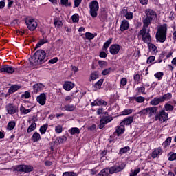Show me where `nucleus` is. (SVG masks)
Returning a JSON list of instances; mask_svg holds the SVG:
<instances>
[{"instance_id":"c756f323","label":"nucleus","mask_w":176,"mask_h":176,"mask_svg":"<svg viewBox=\"0 0 176 176\" xmlns=\"http://www.w3.org/2000/svg\"><path fill=\"white\" fill-rule=\"evenodd\" d=\"M19 89H20V86H19L17 85H12L10 87L9 92L10 93H16V91H17V90H19Z\"/></svg>"},{"instance_id":"aec40b11","label":"nucleus","mask_w":176,"mask_h":176,"mask_svg":"<svg viewBox=\"0 0 176 176\" xmlns=\"http://www.w3.org/2000/svg\"><path fill=\"white\" fill-rule=\"evenodd\" d=\"M160 102H163V100L162 99V96L160 97H155L154 98L151 102L150 104L153 106L159 105Z\"/></svg>"},{"instance_id":"473e14b6","label":"nucleus","mask_w":176,"mask_h":176,"mask_svg":"<svg viewBox=\"0 0 176 176\" xmlns=\"http://www.w3.org/2000/svg\"><path fill=\"white\" fill-rule=\"evenodd\" d=\"M141 171V169L140 168H137L134 170H131L130 175L129 176H137L138 175V173Z\"/></svg>"},{"instance_id":"f3484780","label":"nucleus","mask_w":176,"mask_h":176,"mask_svg":"<svg viewBox=\"0 0 176 176\" xmlns=\"http://www.w3.org/2000/svg\"><path fill=\"white\" fill-rule=\"evenodd\" d=\"M129 26L130 24L129 23V21L127 20H123L121 23L120 30V31H126V30H129Z\"/></svg>"},{"instance_id":"c03bdc74","label":"nucleus","mask_w":176,"mask_h":176,"mask_svg":"<svg viewBox=\"0 0 176 176\" xmlns=\"http://www.w3.org/2000/svg\"><path fill=\"white\" fill-rule=\"evenodd\" d=\"M55 133H56V134H60L63 133V126L57 125L56 126H55Z\"/></svg>"},{"instance_id":"680f3d73","label":"nucleus","mask_w":176,"mask_h":176,"mask_svg":"<svg viewBox=\"0 0 176 176\" xmlns=\"http://www.w3.org/2000/svg\"><path fill=\"white\" fill-rule=\"evenodd\" d=\"M125 17L127 20H131L133 19V12H127L125 14Z\"/></svg>"},{"instance_id":"e433bc0d","label":"nucleus","mask_w":176,"mask_h":176,"mask_svg":"<svg viewBox=\"0 0 176 176\" xmlns=\"http://www.w3.org/2000/svg\"><path fill=\"white\" fill-rule=\"evenodd\" d=\"M56 141H58V144H63V142H65V141H67V137H65V135L60 136L56 138Z\"/></svg>"},{"instance_id":"f257e3e1","label":"nucleus","mask_w":176,"mask_h":176,"mask_svg":"<svg viewBox=\"0 0 176 176\" xmlns=\"http://www.w3.org/2000/svg\"><path fill=\"white\" fill-rule=\"evenodd\" d=\"M29 60L33 67H38L46 62V52L43 50H38Z\"/></svg>"},{"instance_id":"6e6552de","label":"nucleus","mask_w":176,"mask_h":176,"mask_svg":"<svg viewBox=\"0 0 176 176\" xmlns=\"http://www.w3.org/2000/svg\"><path fill=\"white\" fill-rule=\"evenodd\" d=\"M25 23L30 31H34V30H36V27H38V22L34 19L28 18L25 20Z\"/></svg>"},{"instance_id":"774afa93","label":"nucleus","mask_w":176,"mask_h":176,"mask_svg":"<svg viewBox=\"0 0 176 176\" xmlns=\"http://www.w3.org/2000/svg\"><path fill=\"white\" fill-rule=\"evenodd\" d=\"M81 3H82V0H74V6L76 8H78Z\"/></svg>"},{"instance_id":"c85d7f7f","label":"nucleus","mask_w":176,"mask_h":176,"mask_svg":"<svg viewBox=\"0 0 176 176\" xmlns=\"http://www.w3.org/2000/svg\"><path fill=\"white\" fill-rule=\"evenodd\" d=\"M69 131H70V134L72 135H74L75 134H80V129H79V128L78 127H74V128H72Z\"/></svg>"},{"instance_id":"4c0bfd02","label":"nucleus","mask_w":176,"mask_h":176,"mask_svg":"<svg viewBox=\"0 0 176 176\" xmlns=\"http://www.w3.org/2000/svg\"><path fill=\"white\" fill-rule=\"evenodd\" d=\"M138 113L140 116H146L148 113V107L140 111Z\"/></svg>"},{"instance_id":"0eeeda50","label":"nucleus","mask_w":176,"mask_h":176,"mask_svg":"<svg viewBox=\"0 0 176 176\" xmlns=\"http://www.w3.org/2000/svg\"><path fill=\"white\" fill-rule=\"evenodd\" d=\"M155 120L164 123V122L168 120V113L166 112V110H160L159 113L156 114Z\"/></svg>"},{"instance_id":"cd10ccee","label":"nucleus","mask_w":176,"mask_h":176,"mask_svg":"<svg viewBox=\"0 0 176 176\" xmlns=\"http://www.w3.org/2000/svg\"><path fill=\"white\" fill-rule=\"evenodd\" d=\"M49 127V125L47 124H45L43 126H41L39 129V131L41 134H46V131H47V129Z\"/></svg>"},{"instance_id":"412c9836","label":"nucleus","mask_w":176,"mask_h":176,"mask_svg":"<svg viewBox=\"0 0 176 176\" xmlns=\"http://www.w3.org/2000/svg\"><path fill=\"white\" fill-rule=\"evenodd\" d=\"M174 107H175V103L174 105H171V103L168 102L164 104V108L166 112H173L174 111Z\"/></svg>"},{"instance_id":"a878e982","label":"nucleus","mask_w":176,"mask_h":176,"mask_svg":"<svg viewBox=\"0 0 176 176\" xmlns=\"http://www.w3.org/2000/svg\"><path fill=\"white\" fill-rule=\"evenodd\" d=\"M121 123H122V125L124 126V124L126 126H129V124H131L133 123V117H129L125 118L122 122H121Z\"/></svg>"},{"instance_id":"8fccbe9b","label":"nucleus","mask_w":176,"mask_h":176,"mask_svg":"<svg viewBox=\"0 0 176 176\" xmlns=\"http://www.w3.org/2000/svg\"><path fill=\"white\" fill-rule=\"evenodd\" d=\"M111 67L104 69L102 71V75H103V76H106V75H109V74H111Z\"/></svg>"},{"instance_id":"6e6d98bb","label":"nucleus","mask_w":176,"mask_h":176,"mask_svg":"<svg viewBox=\"0 0 176 176\" xmlns=\"http://www.w3.org/2000/svg\"><path fill=\"white\" fill-rule=\"evenodd\" d=\"M63 176H78V174L75 172H65Z\"/></svg>"},{"instance_id":"dca6fc26","label":"nucleus","mask_w":176,"mask_h":176,"mask_svg":"<svg viewBox=\"0 0 176 176\" xmlns=\"http://www.w3.org/2000/svg\"><path fill=\"white\" fill-rule=\"evenodd\" d=\"M75 85L72 82L67 81L63 85V89L67 90V91H69V90H72Z\"/></svg>"},{"instance_id":"13d9d810","label":"nucleus","mask_w":176,"mask_h":176,"mask_svg":"<svg viewBox=\"0 0 176 176\" xmlns=\"http://www.w3.org/2000/svg\"><path fill=\"white\" fill-rule=\"evenodd\" d=\"M72 19L73 23H78V21H79V15L78 14H74L72 16Z\"/></svg>"},{"instance_id":"338daca9","label":"nucleus","mask_w":176,"mask_h":176,"mask_svg":"<svg viewBox=\"0 0 176 176\" xmlns=\"http://www.w3.org/2000/svg\"><path fill=\"white\" fill-rule=\"evenodd\" d=\"M155 61V56H150L147 59V64H151V63H153Z\"/></svg>"},{"instance_id":"a19ab883","label":"nucleus","mask_w":176,"mask_h":176,"mask_svg":"<svg viewBox=\"0 0 176 176\" xmlns=\"http://www.w3.org/2000/svg\"><path fill=\"white\" fill-rule=\"evenodd\" d=\"M14 127H16V122H14V121H11L8 124V130H13Z\"/></svg>"},{"instance_id":"bf43d9fd","label":"nucleus","mask_w":176,"mask_h":176,"mask_svg":"<svg viewBox=\"0 0 176 176\" xmlns=\"http://www.w3.org/2000/svg\"><path fill=\"white\" fill-rule=\"evenodd\" d=\"M31 97V94L28 91H26L23 94L21 95V98H30Z\"/></svg>"},{"instance_id":"7ed1b4c3","label":"nucleus","mask_w":176,"mask_h":176,"mask_svg":"<svg viewBox=\"0 0 176 176\" xmlns=\"http://www.w3.org/2000/svg\"><path fill=\"white\" fill-rule=\"evenodd\" d=\"M144 13L146 16L142 19L143 25L149 27V25L152 24V21H153V20L157 17V14H156V12L152 9H146L144 11Z\"/></svg>"},{"instance_id":"2f4dec72","label":"nucleus","mask_w":176,"mask_h":176,"mask_svg":"<svg viewBox=\"0 0 176 176\" xmlns=\"http://www.w3.org/2000/svg\"><path fill=\"white\" fill-rule=\"evenodd\" d=\"M102 83H104V79H100L98 82L94 85L95 89H101V86H102Z\"/></svg>"},{"instance_id":"69168bd1","label":"nucleus","mask_w":176,"mask_h":176,"mask_svg":"<svg viewBox=\"0 0 176 176\" xmlns=\"http://www.w3.org/2000/svg\"><path fill=\"white\" fill-rule=\"evenodd\" d=\"M61 4L65 5V6H70L71 3L68 2V0H60Z\"/></svg>"},{"instance_id":"423d86ee","label":"nucleus","mask_w":176,"mask_h":176,"mask_svg":"<svg viewBox=\"0 0 176 176\" xmlns=\"http://www.w3.org/2000/svg\"><path fill=\"white\" fill-rule=\"evenodd\" d=\"M89 14L91 17H97L98 16V10L100 9V5L96 0L92 1L89 3Z\"/></svg>"},{"instance_id":"c9c22d12","label":"nucleus","mask_w":176,"mask_h":176,"mask_svg":"<svg viewBox=\"0 0 176 176\" xmlns=\"http://www.w3.org/2000/svg\"><path fill=\"white\" fill-rule=\"evenodd\" d=\"M134 100L136 101V102L142 104V102H144L145 101V98L144 96H138L135 97Z\"/></svg>"},{"instance_id":"e2e57ef3","label":"nucleus","mask_w":176,"mask_h":176,"mask_svg":"<svg viewBox=\"0 0 176 176\" xmlns=\"http://www.w3.org/2000/svg\"><path fill=\"white\" fill-rule=\"evenodd\" d=\"M120 85H122V86H126V85H127V78H122L120 80Z\"/></svg>"},{"instance_id":"7c9ffc66","label":"nucleus","mask_w":176,"mask_h":176,"mask_svg":"<svg viewBox=\"0 0 176 176\" xmlns=\"http://www.w3.org/2000/svg\"><path fill=\"white\" fill-rule=\"evenodd\" d=\"M48 42H49V41H47V39H46V38L41 39L36 45V48L41 47V46H43V45H45V43H47Z\"/></svg>"},{"instance_id":"09e8293b","label":"nucleus","mask_w":176,"mask_h":176,"mask_svg":"<svg viewBox=\"0 0 176 176\" xmlns=\"http://www.w3.org/2000/svg\"><path fill=\"white\" fill-rule=\"evenodd\" d=\"M130 151V148L129 146H125L120 150V153L123 155V153H127Z\"/></svg>"},{"instance_id":"9b49d317","label":"nucleus","mask_w":176,"mask_h":176,"mask_svg":"<svg viewBox=\"0 0 176 176\" xmlns=\"http://www.w3.org/2000/svg\"><path fill=\"white\" fill-rule=\"evenodd\" d=\"M91 107H100L101 105L107 107L108 105V102H105V100L102 99H96L91 103Z\"/></svg>"},{"instance_id":"5fc2aeb1","label":"nucleus","mask_w":176,"mask_h":176,"mask_svg":"<svg viewBox=\"0 0 176 176\" xmlns=\"http://www.w3.org/2000/svg\"><path fill=\"white\" fill-rule=\"evenodd\" d=\"M133 113V110L132 109H125L123 111H122V115L124 116H126L127 115H130Z\"/></svg>"},{"instance_id":"5701e85b","label":"nucleus","mask_w":176,"mask_h":176,"mask_svg":"<svg viewBox=\"0 0 176 176\" xmlns=\"http://www.w3.org/2000/svg\"><path fill=\"white\" fill-rule=\"evenodd\" d=\"M32 141H33V142H38L41 141V134L38 132L34 133L32 136Z\"/></svg>"},{"instance_id":"ddd939ff","label":"nucleus","mask_w":176,"mask_h":176,"mask_svg":"<svg viewBox=\"0 0 176 176\" xmlns=\"http://www.w3.org/2000/svg\"><path fill=\"white\" fill-rule=\"evenodd\" d=\"M0 72H6V74H13L14 69L10 65H4L0 69Z\"/></svg>"},{"instance_id":"2eb2a0df","label":"nucleus","mask_w":176,"mask_h":176,"mask_svg":"<svg viewBox=\"0 0 176 176\" xmlns=\"http://www.w3.org/2000/svg\"><path fill=\"white\" fill-rule=\"evenodd\" d=\"M124 130L125 128L123 125V123L120 122V125L116 127L115 134H117V135L120 136V134H123V133H124Z\"/></svg>"},{"instance_id":"393cba45","label":"nucleus","mask_w":176,"mask_h":176,"mask_svg":"<svg viewBox=\"0 0 176 176\" xmlns=\"http://www.w3.org/2000/svg\"><path fill=\"white\" fill-rule=\"evenodd\" d=\"M45 89V85L39 82L34 85V90L36 91H41V90H43Z\"/></svg>"},{"instance_id":"603ef678","label":"nucleus","mask_w":176,"mask_h":176,"mask_svg":"<svg viewBox=\"0 0 176 176\" xmlns=\"http://www.w3.org/2000/svg\"><path fill=\"white\" fill-rule=\"evenodd\" d=\"M168 160L170 162H174V160H176V153H169L168 155Z\"/></svg>"},{"instance_id":"79ce46f5","label":"nucleus","mask_w":176,"mask_h":176,"mask_svg":"<svg viewBox=\"0 0 176 176\" xmlns=\"http://www.w3.org/2000/svg\"><path fill=\"white\" fill-rule=\"evenodd\" d=\"M111 43H112V38H109L104 43L103 45V47L105 50H107V49H108V47H109V45H111Z\"/></svg>"},{"instance_id":"bb28decb","label":"nucleus","mask_w":176,"mask_h":176,"mask_svg":"<svg viewBox=\"0 0 176 176\" xmlns=\"http://www.w3.org/2000/svg\"><path fill=\"white\" fill-rule=\"evenodd\" d=\"M172 97L173 95L171 94V93H167L163 96H161V99L162 100V102H164V101H168V100H171Z\"/></svg>"},{"instance_id":"0e129e2a","label":"nucleus","mask_w":176,"mask_h":176,"mask_svg":"<svg viewBox=\"0 0 176 176\" xmlns=\"http://www.w3.org/2000/svg\"><path fill=\"white\" fill-rule=\"evenodd\" d=\"M58 61V58L55 57L52 59H50L48 63L49 64H56V63H57Z\"/></svg>"},{"instance_id":"72a5a7b5","label":"nucleus","mask_w":176,"mask_h":176,"mask_svg":"<svg viewBox=\"0 0 176 176\" xmlns=\"http://www.w3.org/2000/svg\"><path fill=\"white\" fill-rule=\"evenodd\" d=\"M34 171V167L31 165H25L24 173H31Z\"/></svg>"},{"instance_id":"1a4fd4ad","label":"nucleus","mask_w":176,"mask_h":176,"mask_svg":"<svg viewBox=\"0 0 176 176\" xmlns=\"http://www.w3.org/2000/svg\"><path fill=\"white\" fill-rule=\"evenodd\" d=\"M113 119L111 116L103 117L100 120L99 129H104L105 127V124L109 123V122H112Z\"/></svg>"},{"instance_id":"6ab92c4d","label":"nucleus","mask_w":176,"mask_h":176,"mask_svg":"<svg viewBox=\"0 0 176 176\" xmlns=\"http://www.w3.org/2000/svg\"><path fill=\"white\" fill-rule=\"evenodd\" d=\"M156 113H157V107H148V118H152V116H154Z\"/></svg>"},{"instance_id":"a211bd4d","label":"nucleus","mask_w":176,"mask_h":176,"mask_svg":"<svg viewBox=\"0 0 176 176\" xmlns=\"http://www.w3.org/2000/svg\"><path fill=\"white\" fill-rule=\"evenodd\" d=\"M162 153H163V150H162V148H155L151 154V157H153V159H156V157H157L159 155H162Z\"/></svg>"},{"instance_id":"9d476101","label":"nucleus","mask_w":176,"mask_h":176,"mask_svg":"<svg viewBox=\"0 0 176 176\" xmlns=\"http://www.w3.org/2000/svg\"><path fill=\"white\" fill-rule=\"evenodd\" d=\"M109 52L113 56L118 54L120 52V45L118 44H113L109 47Z\"/></svg>"},{"instance_id":"f704fd0d","label":"nucleus","mask_w":176,"mask_h":176,"mask_svg":"<svg viewBox=\"0 0 176 176\" xmlns=\"http://www.w3.org/2000/svg\"><path fill=\"white\" fill-rule=\"evenodd\" d=\"M20 111L21 113H23V115H27L31 112V109H27L24 106H21Z\"/></svg>"},{"instance_id":"a18cd8bd","label":"nucleus","mask_w":176,"mask_h":176,"mask_svg":"<svg viewBox=\"0 0 176 176\" xmlns=\"http://www.w3.org/2000/svg\"><path fill=\"white\" fill-rule=\"evenodd\" d=\"M85 38L89 41H91V39H94V34L91 32H86L85 33Z\"/></svg>"},{"instance_id":"de8ad7c7","label":"nucleus","mask_w":176,"mask_h":176,"mask_svg":"<svg viewBox=\"0 0 176 176\" xmlns=\"http://www.w3.org/2000/svg\"><path fill=\"white\" fill-rule=\"evenodd\" d=\"M171 144V138H168L166 141L163 143L164 148H167Z\"/></svg>"},{"instance_id":"ea45409f","label":"nucleus","mask_w":176,"mask_h":176,"mask_svg":"<svg viewBox=\"0 0 176 176\" xmlns=\"http://www.w3.org/2000/svg\"><path fill=\"white\" fill-rule=\"evenodd\" d=\"M36 129V124L32 123L28 129V133H32Z\"/></svg>"},{"instance_id":"58836bf2","label":"nucleus","mask_w":176,"mask_h":176,"mask_svg":"<svg viewBox=\"0 0 176 176\" xmlns=\"http://www.w3.org/2000/svg\"><path fill=\"white\" fill-rule=\"evenodd\" d=\"M54 25L57 28H60L63 27V21H61L58 19H55L54 20Z\"/></svg>"},{"instance_id":"052dcab7","label":"nucleus","mask_w":176,"mask_h":176,"mask_svg":"<svg viewBox=\"0 0 176 176\" xmlns=\"http://www.w3.org/2000/svg\"><path fill=\"white\" fill-rule=\"evenodd\" d=\"M73 98H73L72 95L66 96L65 97V101H66L67 102H72Z\"/></svg>"},{"instance_id":"f8f14e48","label":"nucleus","mask_w":176,"mask_h":176,"mask_svg":"<svg viewBox=\"0 0 176 176\" xmlns=\"http://www.w3.org/2000/svg\"><path fill=\"white\" fill-rule=\"evenodd\" d=\"M6 110L9 115H14L17 112V107L13 105V104H8L6 106Z\"/></svg>"},{"instance_id":"3c124183","label":"nucleus","mask_w":176,"mask_h":176,"mask_svg":"<svg viewBox=\"0 0 176 176\" xmlns=\"http://www.w3.org/2000/svg\"><path fill=\"white\" fill-rule=\"evenodd\" d=\"M16 171H19L20 173H24L25 165H18L16 167Z\"/></svg>"},{"instance_id":"39448f33","label":"nucleus","mask_w":176,"mask_h":176,"mask_svg":"<svg viewBox=\"0 0 176 176\" xmlns=\"http://www.w3.org/2000/svg\"><path fill=\"white\" fill-rule=\"evenodd\" d=\"M149 26H146L143 25L142 28L140 30L138 34V39H142L144 43H151L152 38L151 37V34L149 32H146V29Z\"/></svg>"},{"instance_id":"864d4df0","label":"nucleus","mask_w":176,"mask_h":176,"mask_svg":"<svg viewBox=\"0 0 176 176\" xmlns=\"http://www.w3.org/2000/svg\"><path fill=\"white\" fill-rule=\"evenodd\" d=\"M139 94H145V87H139L136 89Z\"/></svg>"},{"instance_id":"49530a36","label":"nucleus","mask_w":176,"mask_h":176,"mask_svg":"<svg viewBox=\"0 0 176 176\" xmlns=\"http://www.w3.org/2000/svg\"><path fill=\"white\" fill-rule=\"evenodd\" d=\"M164 75V74L162 72H158L157 73L155 74L154 76L158 79V80H160L162 79V78H163V76Z\"/></svg>"},{"instance_id":"4be33fe9","label":"nucleus","mask_w":176,"mask_h":176,"mask_svg":"<svg viewBox=\"0 0 176 176\" xmlns=\"http://www.w3.org/2000/svg\"><path fill=\"white\" fill-rule=\"evenodd\" d=\"M76 106L75 104H66L64 106L63 109L67 112H74V110L76 109Z\"/></svg>"},{"instance_id":"37998d69","label":"nucleus","mask_w":176,"mask_h":176,"mask_svg":"<svg viewBox=\"0 0 176 176\" xmlns=\"http://www.w3.org/2000/svg\"><path fill=\"white\" fill-rule=\"evenodd\" d=\"M148 45L150 50H152L153 52H154V53H157V47H156V45H155L154 44H151L150 43H148Z\"/></svg>"},{"instance_id":"20e7f679","label":"nucleus","mask_w":176,"mask_h":176,"mask_svg":"<svg viewBox=\"0 0 176 176\" xmlns=\"http://www.w3.org/2000/svg\"><path fill=\"white\" fill-rule=\"evenodd\" d=\"M166 35L167 24H164L158 28L155 37L158 42L164 43V42H166Z\"/></svg>"},{"instance_id":"f03ea898","label":"nucleus","mask_w":176,"mask_h":176,"mask_svg":"<svg viewBox=\"0 0 176 176\" xmlns=\"http://www.w3.org/2000/svg\"><path fill=\"white\" fill-rule=\"evenodd\" d=\"M126 168V164L124 163H122L118 166H114L109 168H104L102 170L98 176H108L109 174H115V173H120L122 170H124Z\"/></svg>"},{"instance_id":"b1692460","label":"nucleus","mask_w":176,"mask_h":176,"mask_svg":"<svg viewBox=\"0 0 176 176\" xmlns=\"http://www.w3.org/2000/svg\"><path fill=\"white\" fill-rule=\"evenodd\" d=\"M98 76H99L98 72L96 71V72H92L90 75L89 81L94 82V80H96V79H98Z\"/></svg>"},{"instance_id":"4d7b16f0","label":"nucleus","mask_w":176,"mask_h":176,"mask_svg":"<svg viewBox=\"0 0 176 176\" xmlns=\"http://www.w3.org/2000/svg\"><path fill=\"white\" fill-rule=\"evenodd\" d=\"M98 64L100 68H104V67H107V65H108V63L104 60H98Z\"/></svg>"},{"instance_id":"4468645a","label":"nucleus","mask_w":176,"mask_h":176,"mask_svg":"<svg viewBox=\"0 0 176 176\" xmlns=\"http://www.w3.org/2000/svg\"><path fill=\"white\" fill-rule=\"evenodd\" d=\"M36 100L40 105H45L46 104V94L45 93L41 94L37 97Z\"/></svg>"}]
</instances>
